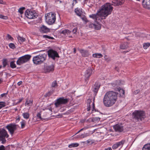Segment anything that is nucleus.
I'll return each instance as SVG.
<instances>
[{
    "mask_svg": "<svg viewBox=\"0 0 150 150\" xmlns=\"http://www.w3.org/2000/svg\"><path fill=\"white\" fill-rule=\"evenodd\" d=\"M94 20L97 23V25H96L94 24H93L91 23H90L89 24L88 27L89 28H93L96 30H98L101 28V26L98 21H100L98 20L97 21H95V19Z\"/></svg>",
    "mask_w": 150,
    "mask_h": 150,
    "instance_id": "12",
    "label": "nucleus"
},
{
    "mask_svg": "<svg viewBox=\"0 0 150 150\" xmlns=\"http://www.w3.org/2000/svg\"><path fill=\"white\" fill-rule=\"evenodd\" d=\"M39 30L40 32L42 33H47L50 31V29L44 25L40 26Z\"/></svg>",
    "mask_w": 150,
    "mask_h": 150,
    "instance_id": "16",
    "label": "nucleus"
},
{
    "mask_svg": "<svg viewBox=\"0 0 150 150\" xmlns=\"http://www.w3.org/2000/svg\"><path fill=\"white\" fill-rule=\"evenodd\" d=\"M54 89H52V90L49 91L47 93H46L45 96L47 97H49L52 95L54 91Z\"/></svg>",
    "mask_w": 150,
    "mask_h": 150,
    "instance_id": "31",
    "label": "nucleus"
},
{
    "mask_svg": "<svg viewBox=\"0 0 150 150\" xmlns=\"http://www.w3.org/2000/svg\"><path fill=\"white\" fill-rule=\"evenodd\" d=\"M5 103L4 102H0V109L5 107Z\"/></svg>",
    "mask_w": 150,
    "mask_h": 150,
    "instance_id": "42",
    "label": "nucleus"
},
{
    "mask_svg": "<svg viewBox=\"0 0 150 150\" xmlns=\"http://www.w3.org/2000/svg\"><path fill=\"white\" fill-rule=\"evenodd\" d=\"M105 150H112L111 147H108L107 148H105Z\"/></svg>",
    "mask_w": 150,
    "mask_h": 150,
    "instance_id": "56",
    "label": "nucleus"
},
{
    "mask_svg": "<svg viewBox=\"0 0 150 150\" xmlns=\"http://www.w3.org/2000/svg\"><path fill=\"white\" fill-rule=\"evenodd\" d=\"M22 115L24 118L25 119H28L29 118V115L28 112L23 113Z\"/></svg>",
    "mask_w": 150,
    "mask_h": 150,
    "instance_id": "34",
    "label": "nucleus"
},
{
    "mask_svg": "<svg viewBox=\"0 0 150 150\" xmlns=\"http://www.w3.org/2000/svg\"><path fill=\"white\" fill-rule=\"evenodd\" d=\"M21 128H23L24 127L25 125L26 122L25 120H23L21 122Z\"/></svg>",
    "mask_w": 150,
    "mask_h": 150,
    "instance_id": "41",
    "label": "nucleus"
},
{
    "mask_svg": "<svg viewBox=\"0 0 150 150\" xmlns=\"http://www.w3.org/2000/svg\"><path fill=\"white\" fill-rule=\"evenodd\" d=\"M133 118L138 121L139 120L142 121L145 117L144 112L142 111H136L133 113Z\"/></svg>",
    "mask_w": 150,
    "mask_h": 150,
    "instance_id": "4",
    "label": "nucleus"
},
{
    "mask_svg": "<svg viewBox=\"0 0 150 150\" xmlns=\"http://www.w3.org/2000/svg\"><path fill=\"white\" fill-rule=\"evenodd\" d=\"M88 127H84L83 128L84 129V130H86L88 129Z\"/></svg>",
    "mask_w": 150,
    "mask_h": 150,
    "instance_id": "61",
    "label": "nucleus"
},
{
    "mask_svg": "<svg viewBox=\"0 0 150 150\" xmlns=\"http://www.w3.org/2000/svg\"><path fill=\"white\" fill-rule=\"evenodd\" d=\"M3 67H5L8 65L7 61L6 59H4L3 61Z\"/></svg>",
    "mask_w": 150,
    "mask_h": 150,
    "instance_id": "38",
    "label": "nucleus"
},
{
    "mask_svg": "<svg viewBox=\"0 0 150 150\" xmlns=\"http://www.w3.org/2000/svg\"><path fill=\"white\" fill-rule=\"evenodd\" d=\"M120 48L122 49H125L128 47V44L127 42H124L120 46Z\"/></svg>",
    "mask_w": 150,
    "mask_h": 150,
    "instance_id": "24",
    "label": "nucleus"
},
{
    "mask_svg": "<svg viewBox=\"0 0 150 150\" xmlns=\"http://www.w3.org/2000/svg\"><path fill=\"white\" fill-rule=\"evenodd\" d=\"M68 101V99L64 98L63 97H60L57 99L55 103V105L56 107H58L61 105L67 103Z\"/></svg>",
    "mask_w": 150,
    "mask_h": 150,
    "instance_id": "11",
    "label": "nucleus"
},
{
    "mask_svg": "<svg viewBox=\"0 0 150 150\" xmlns=\"http://www.w3.org/2000/svg\"><path fill=\"white\" fill-rule=\"evenodd\" d=\"M92 74V70L90 67H88L86 71L85 74V80H87L88 79V78L90 77Z\"/></svg>",
    "mask_w": 150,
    "mask_h": 150,
    "instance_id": "17",
    "label": "nucleus"
},
{
    "mask_svg": "<svg viewBox=\"0 0 150 150\" xmlns=\"http://www.w3.org/2000/svg\"><path fill=\"white\" fill-rule=\"evenodd\" d=\"M6 94H7L6 93H3V94H1V97H3L4 96H6Z\"/></svg>",
    "mask_w": 150,
    "mask_h": 150,
    "instance_id": "55",
    "label": "nucleus"
},
{
    "mask_svg": "<svg viewBox=\"0 0 150 150\" xmlns=\"http://www.w3.org/2000/svg\"><path fill=\"white\" fill-rule=\"evenodd\" d=\"M77 27H75L72 30V32L73 34H75L77 32Z\"/></svg>",
    "mask_w": 150,
    "mask_h": 150,
    "instance_id": "49",
    "label": "nucleus"
},
{
    "mask_svg": "<svg viewBox=\"0 0 150 150\" xmlns=\"http://www.w3.org/2000/svg\"><path fill=\"white\" fill-rule=\"evenodd\" d=\"M118 93L113 91L107 92L104 96L103 103L106 107H110L113 105L117 99Z\"/></svg>",
    "mask_w": 150,
    "mask_h": 150,
    "instance_id": "2",
    "label": "nucleus"
},
{
    "mask_svg": "<svg viewBox=\"0 0 150 150\" xmlns=\"http://www.w3.org/2000/svg\"><path fill=\"white\" fill-rule=\"evenodd\" d=\"M7 37L9 40H11V41H13V38L9 34H8L7 35Z\"/></svg>",
    "mask_w": 150,
    "mask_h": 150,
    "instance_id": "46",
    "label": "nucleus"
},
{
    "mask_svg": "<svg viewBox=\"0 0 150 150\" xmlns=\"http://www.w3.org/2000/svg\"><path fill=\"white\" fill-rule=\"evenodd\" d=\"M90 134L89 133H86L84 134H82L81 135L79 136V137L84 138L90 136Z\"/></svg>",
    "mask_w": 150,
    "mask_h": 150,
    "instance_id": "36",
    "label": "nucleus"
},
{
    "mask_svg": "<svg viewBox=\"0 0 150 150\" xmlns=\"http://www.w3.org/2000/svg\"><path fill=\"white\" fill-rule=\"evenodd\" d=\"M10 66L12 69H14L16 67V66L15 64V61H13L11 62Z\"/></svg>",
    "mask_w": 150,
    "mask_h": 150,
    "instance_id": "32",
    "label": "nucleus"
},
{
    "mask_svg": "<svg viewBox=\"0 0 150 150\" xmlns=\"http://www.w3.org/2000/svg\"><path fill=\"white\" fill-rule=\"evenodd\" d=\"M100 86V83L98 82H96L93 87V91L94 92L95 95L97 93Z\"/></svg>",
    "mask_w": 150,
    "mask_h": 150,
    "instance_id": "15",
    "label": "nucleus"
},
{
    "mask_svg": "<svg viewBox=\"0 0 150 150\" xmlns=\"http://www.w3.org/2000/svg\"><path fill=\"white\" fill-rule=\"evenodd\" d=\"M100 118L99 117H95L93 118V121H98L100 120Z\"/></svg>",
    "mask_w": 150,
    "mask_h": 150,
    "instance_id": "48",
    "label": "nucleus"
},
{
    "mask_svg": "<svg viewBox=\"0 0 150 150\" xmlns=\"http://www.w3.org/2000/svg\"><path fill=\"white\" fill-rule=\"evenodd\" d=\"M47 57V54L44 53L41 54L34 57L33 61L34 64H40L45 60Z\"/></svg>",
    "mask_w": 150,
    "mask_h": 150,
    "instance_id": "3",
    "label": "nucleus"
},
{
    "mask_svg": "<svg viewBox=\"0 0 150 150\" xmlns=\"http://www.w3.org/2000/svg\"><path fill=\"white\" fill-rule=\"evenodd\" d=\"M23 100V98H22L19 99V101L18 102V103H21Z\"/></svg>",
    "mask_w": 150,
    "mask_h": 150,
    "instance_id": "57",
    "label": "nucleus"
},
{
    "mask_svg": "<svg viewBox=\"0 0 150 150\" xmlns=\"http://www.w3.org/2000/svg\"><path fill=\"white\" fill-rule=\"evenodd\" d=\"M113 127L116 132H120L123 131V127L121 124H116L113 126Z\"/></svg>",
    "mask_w": 150,
    "mask_h": 150,
    "instance_id": "13",
    "label": "nucleus"
},
{
    "mask_svg": "<svg viewBox=\"0 0 150 150\" xmlns=\"http://www.w3.org/2000/svg\"><path fill=\"white\" fill-rule=\"evenodd\" d=\"M73 3H72V5H73V6H74V2H75V3H74V4H76V3H77V1H74V0H73Z\"/></svg>",
    "mask_w": 150,
    "mask_h": 150,
    "instance_id": "58",
    "label": "nucleus"
},
{
    "mask_svg": "<svg viewBox=\"0 0 150 150\" xmlns=\"http://www.w3.org/2000/svg\"><path fill=\"white\" fill-rule=\"evenodd\" d=\"M79 144L77 143H72L69 145L68 147L69 148H71L72 147H77L79 146Z\"/></svg>",
    "mask_w": 150,
    "mask_h": 150,
    "instance_id": "30",
    "label": "nucleus"
},
{
    "mask_svg": "<svg viewBox=\"0 0 150 150\" xmlns=\"http://www.w3.org/2000/svg\"><path fill=\"white\" fill-rule=\"evenodd\" d=\"M120 83V82L119 80L116 81L113 83H111V85L113 89H116V88H117H117H119L118 87Z\"/></svg>",
    "mask_w": 150,
    "mask_h": 150,
    "instance_id": "20",
    "label": "nucleus"
},
{
    "mask_svg": "<svg viewBox=\"0 0 150 150\" xmlns=\"http://www.w3.org/2000/svg\"><path fill=\"white\" fill-rule=\"evenodd\" d=\"M117 90L120 92V95L124 94L125 91L124 90L121 89L120 87H119V88H117Z\"/></svg>",
    "mask_w": 150,
    "mask_h": 150,
    "instance_id": "40",
    "label": "nucleus"
},
{
    "mask_svg": "<svg viewBox=\"0 0 150 150\" xmlns=\"http://www.w3.org/2000/svg\"><path fill=\"white\" fill-rule=\"evenodd\" d=\"M75 12L76 13V15L79 16H81V15L82 12L81 11V9L77 8L75 9Z\"/></svg>",
    "mask_w": 150,
    "mask_h": 150,
    "instance_id": "25",
    "label": "nucleus"
},
{
    "mask_svg": "<svg viewBox=\"0 0 150 150\" xmlns=\"http://www.w3.org/2000/svg\"><path fill=\"white\" fill-rule=\"evenodd\" d=\"M17 39L18 40V42L21 44L23 42H24L25 40V38L23 37L20 36L18 35Z\"/></svg>",
    "mask_w": 150,
    "mask_h": 150,
    "instance_id": "26",
    "label": "nucleus"
},
{
    "mask_svg": "<svg viewBox=\"0 0 150 150\" xmlns=\"http://www.w3.org/2000/svg\"><path fill=\"white\" fill-rule=\"evenodd\" d=\"M18 125L15 124H10L6 127L8 129L10 134L12 135L15 131L17 129Z\"/></svg>",
    "mask_w": 150,
    "mask_h": 150,
    "instance_id": "10",
    "label": "nucleus"
},
{
    "mask_svg": "<svg viewBox=\"0 0 150 150\" xmlns=\"http://www.w3.org/2000/svg\"><path fill=\"white\" fill-rule=\"evenodd\" d=\"M91 102V99H88L87 100V105H90Z\"/></svg>",
    "mask_w": 150,
    "mask_h": 150,
    "instance_id": "52",
    "label": "nucleus"
},
{
    "mask_svg": "<svg viewBox=\"0 0 150 150\" xmlns=\"http://www.w3.org/2000/svg\"><path fill=\"white\" fill-rule=\"evenodd\" d=\"M33 103V101L31 100H27L25 103V105H27L28 106L31 105Z\"/></svg>",
    "mask_w": 150,
    "mask_h": 150,
    "instance_id": "33",
    "label": "nucleus"
},
{
    "mask_svg": "<svg viewBox=\"0 0 150 150\" xmlns=\"http://www.w3.org/2000/svg\"><path fill=\"white\" fill-rule=\"evenodd\" d=\"M25 8L24 7H22L20 8L18 10V12L22 14L23 13V11L25 9Z\"/></svg>",
    "mask_w": 150,
    "mask_h": 150,
    "instance_id": "39",
    "label": "nucleus"
},
{
    "mask_svg": "<svg viewBox=\"0 0 150 150\" xmlns=\"http://www.w3.org/2000/svg\"><path fill=\"white\" fill-rule=\"evenodd\" d=\"M125 142V141L122 140L121 141L116 142L112 146V148L113 149H115L118 148L119 147L122 146Z\"/></svg>",
    "mask_w": 150,
    "mask_h": 150,
    "instance_id": "18",
    "label": "nucleus"
},
{
    "mask_svg": "<svg viewBox=\"0 0 150 150\" xmlns=\"http://www.w3.org/2000/svg\"><path fill=\"white\" fill-rule=\"evenodd\" d=\"M58 85L57 83V81L55 80L52 83L51 85V88L52 89H54L53 88L56 87H57Z\"/></svg>",
    "mask_w": 150,
    "mask_h": 150,
    "instance_id": "29",
    "label": "nucleus"
},
{
    "mask_svg": "<svg viewBox=\"0 0 150 150\" xmlns=\"http://www.w3.org/2000/svg\"><path fill=\"white\" fill-rule=\"evenodd\" d=\"M25 14L28 18L30 19L35 18L38 16L35 11L31 9H28L26 11Z\"/></svg>",
    "mask_w": 150,
    "mask_h": 150,
    "instance_id": "8",
    "label": "nucleus"
},
{
    "mask_svg": "<svg viewBox=\"0 0 150 150\" xmlns=\"http://www.w3.org/2000/svg\"><path fill=\"white\" fill-rule=\"evenodd\" d=\"M31 56L29 54H26L18 58L16 62V64L18 65L25 63L28 61L30 59Z\"/></svg>",
    "mask_w": 150,
    "mask_h": 150,
    "instance_id": "6",
    "label": "nucleus"
},
{
    "mask_svg": "<svg viewBox=\"0 0 150 150\" xmlns=\"http://www.w3.org/2000/svg\"><path fill=\"white\" fill-rule=\"evenodd\" d=\"M48 110H49L50 111H51V112L52 111V108H51V107H50V108H48Z\"/></svg>",
    "mask_w": 150,
    "mask_h": 150,
    "instance_id": "63",
    "label": "nucleus"
},
{
    "mask_svg": "<svg viewBox=\"0 0 150 150\" xmlns=\"http://www.w3.org/2000/svg\"><path fill=\"white\" fill-rule=\"evenodd\" d=\"M48 56L53 60H55L56 57H59V54L57 51L52 49L49 50L47 51Z\"/></svg>",
    "mask_w": 150,
    "mask_h": 150,
    "instance_id": "9",
    "label": "nucleus"
},
{
    "mask_svg": "<svg viewBox=\"0 0 150 150\" xmlns=\"http://www.w3.org/2000/svg\"><path fill=\"white\" fill-rule=\"evenodd\" d=\"M37 117L38 119H39L40 120H42V118L41 117V112L38 113L37 115Z\"/></svg>",
    "mask_w": 150,
    "mask_h": 150,
    "instance_id": "45",
    "label": "nucleus"
},
{
    "mask_svg": "<svg viewBox=\"0 0 150 150\" xmlns=\"http://www.w3.org/2000/svg\"><path fill=\"white\" fill-rule=\"evenodd\" d=\"M103 56V55L100 53H95L93 54V57L94 58H100Z\"/></svg>",
    "mask_w": 150,
    "mask_h": 150,
    "instance_id": "28",
    "label": "nucleus"
},
{
    "mask_svg": "<svg viewBox=\"0 0 150 150\" xmlns=\"http://www.w3.org/2000/svg\"><path fill=\"white\" fill-rule=\"evenodd\" d=\"M8 46L11 49H14L16 48V46L13 43H10L9 44Z\"/></svg>",
    "mask_w": 150,
    "mask_h": 150,
    "instance_id": "43",
    "label": "nucleus"
},
{
    "mask_svg": "<svg viewBox=\"0 0 150 150\" xmlns=\"http://www.w3.org/2000/svg\"><path fill=\"white\" fill-rule=\"evenodd\" d=\"M2 2H3V1L2 0H0V4H3Z\"/></svg>",
    "mask_w": 150,
    "mask_h": 150,
    "instance_id": "64",
    "label": "nucleus"
},
{
    "mask_svg": "<svg viewBox=\"0 0 150 150\" xmlns=\"http://www.w3.org/2000/svg\"><path fill=\"white\" fill-rule=\"evenodd\" d=\"M112 5L114 6L120 5L122 4V3L120 0H112Z\"/></svg>",
    "mask_w": 150,
    "mask_h": 150,
    "instance_id": "22",
    "label": "nucleus"
},
{
    "mask_svg": "<svg viewBox=\"0 0 150 150\" xmlns=\"http://www.w3.org/2000/svg\"><path fill=\"white\" fill-rule=\"evenodd\" d=\"M0 18L4 20H6L8 19V17L7 16H4L2 15H0Z\"/></svg>",
    "mask_w": 150,
    "mask_h": 150,
    "instance_id": "47",
    "label": "nucleus"
},
{
    "mask_svg": "<svg viewBox=\"0 0 150 150\" xmlns=\"http://www.w3.org/2000/svg\"><path fill=\"white\" fill-rule=\"evenodd\" d=\"M71 32V31L69 30L65 29L61 31L60 33L63 34L64 35L66 36L69 34Z\"/></svg>",
    "mask_w": 150,
    "mask_h": 150,
    "instance_id": "23",
    "label": "nucleus"
},
{
    "mask_svg": "<svg viewBox=\"0 0 150 150\" xmlns=\"http://www.w3.org/2000/svg\"><path fill=\"white\" fill-rule=\"evenodd\" d=\"M80 52L82 56L84 57H88L90 55L88 51L87 50L81 49L80 50Z\"/></svg>",
    "mask_w": 150,
    "mask_h": 150,
    "instance_id": "19",
    "label": "nucleus"
},
{
    "mask_svg": "<svg viewBox=\"0 0 150 150\" xmlns=\"http://www.w3.org/2000/svg\"><path fill=\"white\" fill-rule=\"evenodd\" d=\"M22 81H20L19 82H18L17 83L18 85L19 86H20L21 85L22 83Z\"/></svg>",
    "mask_w": 150,
    "mask_h": 150,
    "instance_id": "54",
    "label": "nucleus"
},
{
    "mask_svg": "<svg viewBox=\"0 0 150 150\" xmlns=\"http://www.w3.org/2000/svg\"><path fill=\"white\" fill-rule=\"evenodd\" d=\"M79 16L81 18L83 21H85L86 22H88V21L87 19L86 16L84 15H81V16Z\"/></svg>",
    "mask_w": 150,
    "mask_h": 150,
    "instance_id": "37",
    "label": "nucleus"
},
{
    "mask_svg": "<svg viewBox=\"0 0 150 150\" xmlns=\"http://www.w3.org/2000/svg\"><path fill=\"white\" fill-rule=\"evenodd\" d=\"M90 105H87V110L88 111H89L90 110Z\"/></svg>",
    "mask_w": 150,
    "mask_h": 150,
    "instance_id": "53",
    "label": "nucleus"
},
{
    "mask_svg": "<svg viewBox=\"0 0 150 150\" xmlns=\"http://www.w3.org/2000/svg\"><path fill=\"white\" fill-rule=\"evenodd\" d=\"M6 149L4 146L1 145L0 146V150H5Z\"/></svg>",
    "mask_w": 150,
    "mask_h": 150,
    "instance_id": "50",
    "label": "nucleus"
},
{
    "mask_svg": "<svg viewBox=\"0 0 150 150\" xmlns=\"http://www.w3.org/2000/svg\"><path fill=\"white\" fill-rule=\"evenodd\" d=\"M150 46V43H144L143 44V47L145 49H147Z\"/></svg>",
    "mask_w": 150,
    "mask_h": 150,
    "instance_id": "35",
    "label": "nucleus"
},
{
    "mask_svg": "<svg viewBox=\"0 0 150 150\" xmlns=\"http://www.w3.org/2000/svg\"><path fill=\"white\" fill-rule=\"evenodd\" d=\"M43 38H48V39H50L51 40H54V38L53 37H51L50 36H49L47 35H43Z\"/></svg>",
    "mask_w": 150,
    "mask_h": 150,
    "instance_id": "44",
    "label": "nucleus"
},
{
    "mask_svg": "<svg viewBox=\"0 0 150 150\" xmlns=\"http://www.w3.org/2000/svg\"><path fill=\"white\" fill-rule=\"evenodd\" d=\"M9 137L7 132L4 129H0V142L2 144H4L6 142V138Z\"/></svg>",
    "mask_w": 150,
    "mask_h": 150,
    "instance_id": "7",
    "label": "nucleus"
},
{
    "mask_svg": "<svg viewBox=\"0 0 150 150\" xmlns=\"http://www.w3.org/2000/svg\"><path fill=\"white\" fill-rule=\"evenodd\" d=\"M93 108L94 109L95 108V105H94V103H93Z\"/></svg>",
    "mask_w": 150,
    "mask_h": 150,
    "instance_id": "62",
    "label": "nucleus"
},
{
    "mask_svg": "<svg viewBox=\"0 0 150 150\" xmlns=\"http://www.w3.org/2000/svg\"><path fill=\"white\" fill-rule=\"evenodd\" d=\"M139 92V90H137L136 91H135L133 93L135 94H136L138 93Z\"/></svg>",
    "mask_w": 150,
    "mask_h": 150,
    "instance_id": "51",
    "label": "nucleus"
},
{
    "mask_svg": "<svg viewBox=\"0 0 150 150\" xmlns=\"http://www.w3.org/2000/svg\"><path fill=\"white\" fill-rule=\"evenodd\" d=\"M113 7L109 3H107L103 5L96 14H92L89 16V17L95 21H101L104 19L108 15L110 14L112 11Z\"/></svg>",
    "mask_w": 150,
    "mask_h": 150,
    "instance_id": "1",
    "label": "nucleus"
},
{
    "mask_svg": "<svg viewBox=\"0 0 150 150\" xmlns=\"http://www.w3.org/2000/svg\"><path fill=\"white\" fill-rule=\"evenodd\" d=\"M91 139H89L87 140L86 141V142H87V143L88 144V143H90L91 142Z\"/></svg>",
    "mask_w": 150,
    "mask_h": 150,
    "instance_id": "59",
    "label": "nucleus"
},
{
    "mask_svg": "<svg viewBox=\"0 0 150 150\" xmlns=\"http://www.w3.org/2000/svg\"><path fill=\"white\" fill-rule=\"evenodd\" d=\"M76 50L75 48L74 49V53L75 54L76 53Z\"/></svg>",
    "mask_w": 150,
    "mask_h": 150,
    "instance_id": "60",
    "label": "nucleus"
},
{
    "mask_svg": "<svg viewBox=\"0 0 150 150\" xmlns=\"http://www.w3.org/2000/svg\"><path fill=\"white\" fill-rule=\"evenodd\" d=\"M45 19L47 23L49 25L54 23L56 20L55 14L52 12L48 13L45 15Z\"/></svg>",
    "mask_w": 150,
    "mask_h": 150,
    "instance_id": "5",
    "label": "nucleus"
},
{
    "mask_svg": "<svg viewBox=\"0 0 150 150\" xmlns=\"http://www.w3.org/2000/svg\"><path fill=\"white\" fill-rule=\"evenodd\" d=\"M142 3L143 6L144 8L150 9V0H143Z\"/></svg>",
    "mask_w": 150,
    "mask_h": 150,
    "instance_id": "14",
    "label": "nucleus"
},
{
    "mask_svg": "<svg viewBox=\"0 0 150 150\" xmlns=\"http://www.w3.org/2000/svg\"><path fill=\"white\" fill-rule=\"evenodd\" d=\"M54 70V67L53 65L50 66H48L45 68V71L46 72H49L50 71H53Z\"/></svg>",
    "mask_w": 150,
    "mask_h": 150,
    "instance_id": "21",
    "label": "nucleus"
},
{
    "mask_svg": "<svg viewBox=\"0 0 150 150\" xmlns=\"http://www.w3.org/2000/svg\"><path fill=\"white\" fill-rule=\"evenodd\" d=\"M142 150H150V143L145 144L142 148Z\"/></svg>",
    "mask_w": 150,
    "mask_h": 150,
    "instance_id": "27",
    "label": "nucleus"
}]
</instances>
